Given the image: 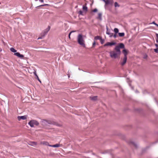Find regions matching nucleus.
Here are the masks:
<instances>
[{
	"label": "nucleus",
	"mask_w": 158,
	"mask_h": 158,
	"mask_svg": "<svg viewBox=\"0 0 158 158\" xmlns=\"http://www.w3.org/2000/svg\"><path fill=\"white\" fill-rule=\"evenodd\" d=\"M110 54L111 57L115 59L119 57L121 54V51L120 50H119L118 47H115L114 50L110 52Z\"/></svg>",
	"instance_id": "obj_1"
},
{
	"label": "nucleus",
	"mask_w": 158,
	"mask_h": 158,
	"mask_svg": "<svg viewBox=\"0 0 158 158\" xmlns=\"http://www.w3.org/2000/svg\"><path fill=\"white\" fill-rule=\"evenodd\" d=\"M77 42L81 46H85V41L84 40L83 36L81 34H79L77 37Z\"/></svg>",
	"instance_id": "obj_2"
},
{
	"label": "nucleus",
	"mask_w": 158,
	"mask_h": 158,
	"mask_svg": "<svg viewBox=\"0 0 158 158\" xmlns=\"http://www.w3.org/2000/svg\"><path fill=\"white\" fill-rule=\"evenodd\" d=\"M50 29V27L48 26L47 28L44 30L41 33V36L40 37H39L37 39H42L44 36V35L47 34Z\"/></svg>",
	"instance_id": "obj_3"
},
{
	"label": "nucleus",
	"mask_w": 158,
	"mask_h": 158,
	"mask_svg": "<svg viewBox=\"0 0 158 158\" xmlns=\"http://www.w3.org/2000/svg\"><path fill=\"white\" fill-rule=\"evenodd\" d=\"M41 124L43 126H45L48 124H53V122L50 120H43L41 121Z\"/></svg>",
	"instance_id": "obj_4"
},
{
	"label": "nucleus",
	"mask_w": 158,
	"mask_h": 158,
	"mask_svg": "<svg viewBox=\"0 0 158 158\" xmlns=\"http://www.w3.org/2000/svg\"><path fill=\"white\" fill-rule=\"evenodd\" d=\"M39 124V123L36 120H32L30 121V127H34L35 126H38Z\"/></svg>",
	"instance_id": "obj_5"
},
{
	"label": "nucleus",
	"mask_w": 158,
	"mask_h": 158,
	"mask_svg": "<svg viewBox=\"0 0 158 158\" xmlns=\"http://www.w3.org/2000/svg\"><path fill=\"white\" fill-rule=\"evenodd\" d=\"M18 120L20 121L21 119L25 120L26 119L27 116L26 115L23 116H18L17 117Z\"/></svg>",
	"instance_id": "obj_6"
},
{
	"label": "nucleus",
	"mask_w": 158,
	"mask_h": 158,
	"mask_svg": "<svg viewBox=\"0 0 158 158\" xmlns=\"http://www.w3.org/2000/svg\"><path fill=\"white\" fill-rule=\"evenodd\" d=\"M14 54L17 56L21 58H22L24 57V56L23 55L20 54V53L18 52L14 53Z\"/></svg>",
	"instance_id": "obj_7"
},
{
	"label": "nucleus",
	"mask_w": 158,
	"mask_h": 158,
	"mask_svg": "<svg viewBox=\"0 0 158 158\" xmlns=\"http://www.w3.org/2000/svg\"><path fill=\"white\" fill-rule=\"evenodd\" d=\"M115 44V43L114 42H107L104 45V47L108 46H112L113 45H114Z\"/></svg>",
	"instance_id": "obj_8"
},
{
	"label": "nucleus",
	"mask_w": 158,
	"mask_h": 158,
	"mask_svg": "<svg viewBox=\"0 0 158 158\" xmlns=\"http://www.w3.org/2000/svg\"><path fill=\"white\" fill-rule=\"evenodd\" d=\"M127 58V57H124L123 59V62L121 63L122 66H123L126 63Z\"/></svg>",
	"instance_id": "obj_9"
},
{
	"label": "nucleus",
	"mask_w": 158,
	"mask_h": 158,
	"mask_svg": "<svg viewBox=\"0 0 158 158\" xmlns=\"http://www.w3.org/2000/svg\"><path fill=\"white\" fill-rule=\"evenodd\" d=\"M34 71H33V73L34 74V75H35V76L36 77V78L37 79V80L40 82L41 83V81L40 80V79H39V77H38V76H37V75L36 74V70L34 68V69H33Z\"/></svg>",
	"instance_id": "obj_10"
},
{
	"label": "nucleus",
	"mask_w": 158,
	"mask_h": 158,
	"mask_svg": "<svg viewBox=\"0 0 158 158\" xmlns=\"http://www.w3.org/2000/svg\"><path fill=\"white\" fill-rule=\"evenodd\" d=\"M62 146V144L57 143L56 144L50 145V147H61Z\"/></svg>",
	"instance_id": "obj_11"
},
{
	"label": "nucleus",
	"mask_w": 158,
	"mask_h": 158,
	"mask_svg": "<svg viewBox=\"0 0 158 158\" xmlns=\"http://www.w3.org/2000/svg\"><path fill=\"white\" fill-rule=\"evenodd\" d=\"M116 47H118L119 50H120V48H124V45L123 43H120L118 46H116Z\"/></svg>",
	"instance_id": "obj_12"
},
{
	"label": "nucleus",
	"mask_w": 158,
	"mask_h": 158,
	"mask_svg": "<svg viewBox=\"0 0 158 158\" xmlns=\"http://www.w3.org/2000/svg\"><path fill=\"white\" fill-rule=\"evenodd\" d=\"M40 144L45 145H47L50 146V145H50L49 143L47 142V141H43L40 143Z\"/></svg>",
	"instance_id": "obj_13"
},
{
	"label": "nucleus",
	"mask_w": 158,
	"mask_h": 158,
	"mask_svg": "<svg viewBox=\"0 0 158 158\" xmlns=\"http://www.w3.org/2000/svg\"><path fill=\"white\" fill-rule=\"evenodd\" d=\"M123 53L124 54V57H127V51L126 49H124L123 50Z\"/></svg>",
	"instance_id": "obj_14"
},
{
	"label": "nucleus",
	"mask_w": 158,
	"mask_h": 158,
	"mask_svg": "<svg viewBox=\"0 0 158 158\" xmlns=\"http://www.w3.org/2000/svg\"><path fill=\"white\" fill-rule=\"evenodd\" d=\"M10 51L11 52H14V53H15L16 52H17V50H15V49L13 48H10Z\"/></svg>",
	"instance_id": "obj_15"
},
{
	"label": "nucleus",
	"mask_w": 158,
	"mask_h": 158,
	"mask_svg": "<svg viewBox=\"0 0 158 158\" xmlns=\"http://www.w3.org/2000/svg\"><path fill=\"white\" fill-rule=\"evenodd\" d=\"M102 15L100 13H99L98 14V17L97 18L100 20L102 19Z\"/></svg>",
	"instance_id": "obj_16"
},
{
	"label": "nucleus",
	"mask_w": 158,
	"mask_h": 158,
	"mask_svg": "<svg viewBox=\"0 0 158 158\" xmlns=\"http://www.w3.org/2000/svg\"><path fill=\"white\" fill-rule=\"evenodd\" d=\"M37 144V143L35 142H30V145L35 146Z\"/></svg>",
	"instance_id": "obj_17"
},
{
	"label": "nucleus",
	"mask_w": 158,
	"mask_h": 158,
	"mask_svg": "<svg viewBox=\"0 0 158 158\" xmlns=\"http://www.w3.org/2000/svg\"><path fill=\"white\" fill-rule=\"evenodd\" d=\"M90 98L92 100H95L97 99V96L90 97Z\"/></svg>",
	"instance_id": "obj_18"
},
{
	"label": "nucleus",
	"mask_w": 158,
	"mask_h": 158,
	"mask_svg": "<svg viewBox=\"0 0 158 158\" xmlns=\"http://www.w3.org/2000/svg\"><path fill=\"white\" fill-rule=\"evenodd\" d=\"M118 35L120 37H123L124 36L125 34L124 33H119Z\"/></svg>",
	"instance_id": "obj_19"
},
{
	"label": "nucleus",
	"mask_w": 158,
	"mask_h": 158,
	"mask_svg": "<svg viewBox=\"0 0 158 158\" xmlns=\"http://www.w3.org/2000/svg\"><path fill=\"white\" fill-rule=\"evenodd\" d=\"M105 3L106 5H108L110 4V1L108 0H103Z\"/></svg>",
	"instance_id": "obj_20"
},
{
	"label": "nucleus",
	"mask_w": 158,
	"mask_h": 158,
	"mask_svg": "<svg viewBox=\"0 0 158 158\" xmlns=\"http://www.w3.org/2000/svg\"><path fill=\"white\" fill-rule=\"evenodd\" d=\"M114 31L116 34L118 32V30L117 28H115L114 29Z\"/></svg>",
	"instance_id": "obj_21"
},
{
	"label": "nucleus",
	"mask_w": 158,
	"mask_h": 158,
	"mask_svg": "<svg viewBox=\"0 0 158 158\" xmlns=\"http://www.w3.org/2000/svg\"><path fill=\"white\" fill-rule=\"evenodd\" d=\"M83 9L84 10H87V7L85 6H83Z\"/></svg>",
	"instance_id": "obj_22"
},
{
	"label": "nucleus",
	"mask_w": 158,
	"mask_h": 158,
	"mask_svg": "<svg viewBox=\"0 0 158 158\" xmlns=\"http://www.w3.org/2000/svg\"><path fill=\"white\" fill-rule=\"evenodd\" d=\"M156 41L157 43H158V34H156Z\"/></svg>",
	"instance_id": "obj_23"
},
{
	"label": "nucleus",
	"mask_w": 158,
	"mask_h": 158,
	"mask_svg": "<svg viewBox=\"0 0 158 158\" xmlns=\"http://www.w3.org/2000/svg\"><path fill=\"white\" fill-rule=\"evenodd\" d=\"M104 42V40H103L102 39H100V42L102 44H103Z\"/></svg>",
	"instance_id": "obj_24"
},
{
	"label": "nucleus",
	"mask_w": 158,
	"mask_h": 158,
	"mask_svg": "<svg viewBox=\"0 0 158 158\" xmlns=\"http://www.w3.org/2000/svg\"><path fill=\"white\" fill-rule=\"evenodd\" d=\"M114 6L115 7H116L117 6L119 7V6L118 5V3L117 2H115L114 3Z\"/></svg>",
	"instance_id": "obj_25"
},
{
	"label": "nucleus",
	"mask_w": 158,
	"mask_h": 158,
	"mask_svg": "<svg viewBox=\"0 0 158 158\" xmlns=\"http://www.w3.org/2000/svg\"><path fill=\"white\" fill-rule=\"evenodd\" d=\"M100 37L99 36H96L94 38V39L95 40H98V39H100Z\"/></svg>",
	"instance_id": "obj_26"
},
{
	"label": "nucleus",
	"mask_w": 158,
	"mask_h": 158,
	"mask_svg": "<svg viewBox=\"0 0 158 158\" xmlns=\"http://www.w3.org/2000/svg\"><path fill=\"white\" fill-rule=\"evenodd\" d=\"M154 51L158 53V49H155Z\"/></svg>",
	"instance_id": "obj_27"
},
{
	"label": "nucleus",
	"mask_w": 158,
	"mask_h": 158,
	"mask_svg": "<svg viewBox=\"0 0 158 158\" xmlns=\"http://www.w3.org/2000/svg\"><path fill=\"white\" fill-rule=\"evenodd\" d=\"M74 31H71L69 34V39H70V35L71 34V33L72 32H74Z\"/></svg>",
	"instance_id": "obj_28"
},
{
	"label": "nucleus",
	"mask_w": 158,
	"mask_h": 158,
	"mask_svg": "<svg viewBox=\"0 0 158 158\" xmlns=\"http://www.w3.org/2000/svg\"><path fill=\"white\" fill-rule=\"evenodd\" d=\"M98 11V10L97 9L95 8L93 10V11L94 12H96Z\"/></svg>",
	"instance_id": "obj_29"
},
{
	"label": "nucleus",
	"mask_w": 158,
	"mask_h": 158,
	"mask_svg": "<svg viewBox=\"0 0 158 158\" xmlns=\"http://www.w3.org/2000/svg\"><path fill=\"white\" fill-rule=\"evenodd\" d=\"M96 44V42L95 41H94L93 44V47H94Z\"/></svg>",
	"instance_id": "obj_30"
},
{
	"label": "nucleus",
	"mask_w": 158,
	"mask_h": 158,
	"mask_svg": "<svg viewBox=\"0 0 158 158\" xmlns=\"http://www.w3.org/2000/svg\"><path fill=\"white\" fill-rule=\"evenodd\" d=\"M48 5H49L48 4H44L43 5H40V6H48Z\"/></svg>",
	"instance_id": "obj_31"
},
{
	"label": "nucleus",
	"mask_w": 158,
	"mask_h": 158,
	"mask_svg": "<svg viewBox=\"0 0 158 158\" xmlns=\"http://www.w3.org/2000/svg\"><path fill=\"white\" fill-rule=\"evenodd\" d=\"M106 34H108V35H110V34H111V33H110L108 31H106Z\"/></svg>",
	"instance_id": "obj_32"
},
{
	"label": "nucleus",
	"mask_w": 158,
	"mask_h": 158,
	"mask_svg": "<svg viewBox=\"0 0 158 158\" xmlns=\"http://www.w3.org/2000/svg\"><path fill=\"white\" fill-rule=\"evenodd\" d=\"M113 36L114 38H116L117 37V35L116 34H114Z\"/></svg>",
	"instance_id": "obj_33"
},
{
	"label": "nucleus",
	"mask_w": 158,
	"mask_h": 158,
	"mask_svg": "<svg viewBox=\"0 0 158 158\" xmlns=\"http://www.w3.org/2000/svg\"><path fill=\"white\" fill-rule=\"evenodd\" d=\"M110 35V37H111L112 36H113V33H111L109 35Z\"/></svg>",
	"instance_id": "obj_34"
},
{
	"label": "nucleus",
	"mask_w": 158,
	"mask_h": 158,
	"mask_svg": "<svg viewBox=\"0 0 158 158\" xmlns=\"http://www.w3.org/2000/svg\"><path fill=\"white\" fill-rule=\"evenodd\" d=\"M79 14L80 15H82V11H79Z\"/></svg>",
	"instance_id": "obj_35"
},
{
	"label": "nucleus",
	"mask_w": 158,
	"mask_h": 158,
	"mask_svg": "<svg viewBox=\"0 0 158 158\" xmlns=\"http://www.w3.org/2000/svg\"><path fill=\"white\" fill-rule=\"evenodd\" d=\"M39 1L40 2H44V0H39Z\"/></svg>",
	"instance_id": "obj_36"
},
{
	"label": "nucleus",
	"mask_w": 158,
	"mask_h": 158,
	"mask_svg": "<svg viewBox=\"0 0 158 158\" xmlns=\"http://www.w3.org/2000/svg\"><path fill=\"white\" fill-rule=\"evenodd\" d=\"M152 23L153 24H154L155 25V24H156V23H155L154 22H153Z\"/></svg>",
	"instance_id": "obj_37"
},
{
	"label": "nucleus",
	"mask_w": 158,
	"mask_h": 158,
	"mask_svg": "<svg viewBox=\"0 0 158 158\" xmlns=\"http://www.w3.org/2000/svg\"><path fill=\"white\" fill-rule=\"evenodd\" d=\"M155 46L157 47H158V45L157 44H155Z\"/></svg>",
	"instance_id": "obj_38"
},
{
	"label": "nucleus",
	"mask_w": 158,
	"mask_h": 158,
	"mask_svg": "<svg viewBox=\"0 0 158 158\" xmlns=\"http://www.w3.org/2000/svg\"><path fill=\"white\" fill-rule=\"evenodd\" d=\"M2 49L1 48H0V52H1L2 51Z\"/></svg>",
	"instance_id": "obj_39"
},
{
	"label": "nucleus",
	"mask_w": 158,
	"mask_h": 158,
	"mask_svg": "<svg viewBox=\"0 0 158 158\" xmlns=\"http://www.w3.org/2000/svg\"><path fill=\"white\" fill-rule=\"evenodd\" d=\"M155 25H156V26L157 27H158V24H157L156 23V24H155Z\"/></svg>",
	"instance_id": "obj_40"
},
{
	"label": "nucleus",
	"mask_w": 158,
	"mask_h": 158,
	"mask_svg": "<svg viewBox=\"0 0 158 158\" xmlns=\"http://www.w3.org/2000/svg\"><path fill=\"white\" fill-rule=\"evenodd\" d=\"M30 121H29L28 122V124L30 125Z\"/></svg>",
	"instance_id": "obj_41"
}]
</instances>
